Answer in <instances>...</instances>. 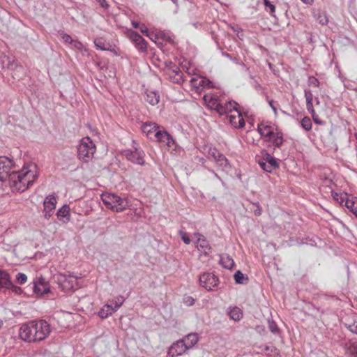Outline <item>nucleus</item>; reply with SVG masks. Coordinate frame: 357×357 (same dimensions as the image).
<instances>
[{"label": "nucleus", "mask_w": 357, "mask_h": 357, "mask_svg": "<svg viewBox=\"0 0 357 357\" xmlns=\"http://www.w3.org/2000/svg\"><path fill=\"white\" fill-rule=\"evenodd\" d=\"M13 167V160L6 156H0V181L8 180L13 190L24 192L37 178V167L31 163L24 166L20 171L10 173Z\"/></svg>", "instance_id": "nucleus-1"}, {"label": "nucleus", "mask_w": 357, "mask_h": 357, "mask_svg": "<svg viewBox=\"0 0 357 357\" xmlns=\"http://www.w3.org/2000/svg\"><path fill=\"white\" fill-rule=\"evenodd\" d=\"M203 100L206 106L211 110L215 111L219 115L227 117L237 109L238 104L234 100H225V97L218 93H206Z\"/></svg>", "instance_id": "nucleus-2"}, {"label": "nucleus", "mask_w": 357, "mask_h": 357, "mask_svg": "<svg viewBox=\"0 0 357 357\" xmlns=\"http://www.w3.org/2000/svg\"><path fill=\"white\" fill-rule=\"evenodd\" d=\"M96 151V146L89 137H83L77 146V158L83 162L91 161Z\"/></svg>", "instance_id": "nucleus-3"}, {"label": "nucleus", "mask_w": 357, "mask_h": 357, "mask_svg": "<svg viewBox=\"0 0 357 357\" xmlns=\"http://www.w3.org/2000/svg\"><path fill=\"white\" fill-rule=\"evenodd\" d=\"M101 199L107 208L116 212H122L129 206L126 199H123L115 194L102 193Z\"/></svg>", "instance_id": "nucleus-4"}, {"label": "nucleus", "mask_w": 357, "mask_h": 357, "mask_svg": "<svg viewBox=\"0 0 357 357\" xmlns=\"http://www.w3.org/2000/svg\"><path fill=\"white\" fill-rule=\"evenodd\" d=\"M256 159L260 167L267 172H271L279 167L275 158L266 150L261 151L260 153L256 155Z\"/></svg>", "instance_id": "nucleus-5"}, {"label": "nucleus", "mask_w": 357, "mask_h": 357, "mask_svg": "<svg viewBox=\"0 0 357 357\" xmlns=\"http://www.w3.org/2000/svg\"><path fill=\"white\" fill-rule=\"evenodd\" d=\"M19 336L22 340L25 342H37L35 335V326L33 324V321H31L21 326L19 331Z\"/></svg>", "instance_id": "nucleus-6"}, {"label": "nucleus", "mask_w": 357, "mask_h": 357, "mask_svg": "<svg viewBox=\"0 0 357 357\" xmlns=\"http://www.w3.org/2000/svg\"><path fill=\"white\" fill-rule=\"evenodd\" d=\"M36 341L45 340L50 333V326L45 320L33 321Z\"/></svg>", "instance_id": "nucleus-7"}, {"label": "nucleus", "mask_w": 357, "mask_h": 357, "mask_svg": "<svg viewBox=\"0 0 357 357\" xmlns=\"http://www.w3.org/2000/svg\"><path fill=\"white\" fill-rule=\"evenodd\" d=\"M133 150L127 149L123 151V155L130 161L137 165H144L145 153L143 150L136 146Z\"/></svg>", "instance_id": "nucleus-8"}, {"label": "nucleus", "mask_w": 357, "mask_h": 357, "mask_svg": "<svg viewBox=\"0 0 357 357\" xmlns=\"http://www.w3.org/2000/svg\"><path fill=\"white\" fill-rule=\"evenodd\" d=\"M128 38L134 44L139 52H147L148 43L137 32L129 30L128 33Z\"/></svg>", "instance_id": "nucleus-9"}, {"label": "nucleus", "mask_w": 357, "mask_h": 357, "mask_svg": "<svg viewBox=\"0 0 357 357\" xmlns=\"http://www.w3.org/2000/svg\"><path fill=\"white\" fill-rule=\"evenodd\" d=\"M57 283L65 292L73 291L77 284V278L72 275L60 274L57 277Z\"/></svg>", "instance_id": "nucleus-10"}, {"label": "nucleus", "mask_w": 357, "mask_h": 357, "mask_svg": "<svg viewBox=\"0 0 357 357\" xmlns=\"http://www.w3.org/2000/svg\"><path fill=\"white\" fill-rule=\"evenodd\" d=\"M165 70L166 75L168 77L169 80L172 81L173 83H183V73L178 66L172 63H170L169 65L166 66Z\"/></svg>", "instance_id": "nucleus-11"}, {"label": "nucleus", "mask_w": 357, "mask_h": 357, "mask_svg": "<svg viewBox=\"0 0 357 357\" xmlns=\"http://www.w3.org/2000/svg\"><path fill=\"white\" fill-rule=\"evenodd\" d=\"M218 282V278L211 273H204L199 277L200 285L208 291L214 290Z\"/></svg>", "instance_id": "nucleus-12"}, {"label": "nucleus", "mask_w": 357, "mask_h": 357, "mask_svg": "<svg viewBox=\"0 0 357 357\" xmlns=\"http://www.w3.org/2000/svg\"><path fill=\"white\" fill-rule=\"evenodd\" d=\"M152 141L161 143L168 147H172L175 144L172 135L161 126L159 130L155 132V138H153Z\"/></svg>", "instance_id": "nucleus-13"}, {"label": "nucleus", "mask_w": 357, "mask_h": 357, "mask_svg": "<svg viewBox=\"0 0 357 357\" xmlns=\"http://www.w3.org/2000/svg\"><path fill=\"white\" fill-rule=\"evenodd\" d=\"M194 235L197 237L196 247L200 252V255H204L205 257L209 256L212 252V248L208 241L199 233H195Z\"/></svg>", "instance_id": "nucleus-14"}, {"label": "nucleus", "mask_w": 357, "mask_h": 357, "mask_svg": "<svg viewBox=\"0 0 357 357\" xmlns=\"http://www.w3.org/2000/svg\"><path fill=\"white\" fill-rule=\"evenodd\" d=\"M188 347L183 341L180 339L174 342L169 347L167 351V355L170 357H176L181 356L188 351Z\"/></svg>", "instance_id": "nucleus-15"}, {"label": "nucleus", "mask_w": 357, "mask_h": 357, "mask_svg": "<svg viewBox=\"0 0 357 357\" xmlns=\"http://www.w3.org/2000/svg\"><path fill=\"white\" fill-rule=\"evenodd\" d=\"M33 292L38 296H43L50 292V285L43 278H39L34 280L32 287Z\"/></svg>", "instance_id": "nucleus-16"}, {"label": "nucleus", "mask_w": 357, "mask_h": 357, "mask_svg": "<svg viewBox=\"0 0 357 357\" xmlns=\"http://www.w3.org/2000/svg\"><path fill=\"white\" fill-rule=\"evenodd\" d=\"M257 130L264 140L273 135L275 130H278L274 125L268 122H261L258 124Z\"/></svg>", "instance_id": "nucleus-17"}, {"label": "nucleus", "mask_w": 357, "mask_h": 357, "mask_svg": "<svg viewBox=\"0 0 357 357\" xmlns=\"http://www.w3.org/2000/svg\"><path fill=\"white\" fill-rule=\"evenodd\" d=\"M229 122L235 128H242L245 126V121L243 118L242 114L238 109H236L233 113L228 115L227 117Z\"/></svg>", "instance_id": "nucleus-18"}, {"label": "nucleus", "mask_w": 357, "mask_h": 357, "mask_svg": "<svg viewBox=\"0 0 357 357\" xmlns=\"http://www.w3.org/2000/svg\"><path fill=\"white\" fill-rule=\"evenodd\" d=\"M283 133L280 130H275L271 137L265 139V142L271 143L269 146H273L274 149H280L284 142Z\"/></svg>", "instance_id": "nucleus-19"}, {"label": "nucleus", "mask_w": 357, "mask_h": 357, "mask_svg": "<svg viewBox=\"0 0 357 357\" xmlns=\"http://www.w3.org/2000/svg\"><path fill=\"white\" fill-rule=\"evenodd\" d=\"M160 126H158L155 123H144L142 126V132L146 134L148 138L151 140L155 138V133L159 130Z\"/></svg>", "instance_id": "nucleus-20"}, {"label": "nucleus", "mask_w": 357, "mask_h": 357, "mask_svg": "<svg viewBox=\"0 0 357 357\" xmlns=\"http://www.w3.org/2000/svg\"><path fill=\"white\" fill-rule=\"evenodd\" d=\"M191 83L193 87L199 90V87L203 89H211L213 87V84L209 79L205 77L192 78Z\"/></svg>", "instance_id": "nucleus-21"}, {"label": "nucleus", "mask_w": 357, "mask_h": 357, "mask_svg": "<svg viewBox=\"0 0 357 357\" xmlns=\"http://www.w3.org/2000/svg\"><path fill=\"white\" fill-rule=\"evenodd\" d=\"M332 196L340 205L345 206L348 209H349L350 204L347 202H353L355 199V197L349 198L347 193L332 192Z\"/></svg>", "instance_id": "nucleus-22"}, {"label": "nucleus", "mask_w": 357, "mask_h": 357, "mask_svg": "<svg viewBox=\"0 0 357 357\" xmlns=\"http://www.w3.org/2000/svg\"><path fill=\"white\" fill-rule=\"evenodd\" d=\"M344 326L352 333L357 335V316L351 315L344 318L343 321Z\"/></svg>", "instance_id": "nucleus-23"}, {"label": "nucleus", "mask_w": 357, "mask_h": 357, "mask_svg": "<svg viewBox=\"0 0 357 357\" xmlns=\"http://www.w3.org/2000/svg\"><path fill=\"white\" fill-rule=\"evenodd\" d=\"M144 100L151 105H156L160 101V95L156 91L146 90Z\"/></svg>", "instance_id": "nucleus-24"}, {"label": "nucleus", "mask_w": 357, "mask_h": 357, "mask_svg": "<svg viewBox=\"0 0 357 357\" xmlns=\"http://www.w3.org/2000/svg\"><path fill=\"white\" fill-rule=\"evenodd\" d=\"M183 342L186 344V347H188V349H190L192 348L199 341V337L197 333H191L185 336H184L181 339Z\"/></svg>", "instance_id": "nucleus-25"}, {"label": "nucleus", "mask_w": 357, "mask_h": 357, "mask_svg": "<svg viewBox=\"0 0 357 357\" xmlns=\"http://www.w3.org/2000/svg\"><path fill=\"white\" fill-rule=\"evenodd\" d=\"M57 218L59 220H63V222H67L70 220V207L65 204L61 207L57 213Z\"/></svg>", "instance_id": "nucleus-26"}, {"label": "nucleus", "mask_w": 357, "mask_h": 357, "mask_svg": "<svg viewBox=\"0 0 357 357\" xmlns=\"http://www.w3.org/2000/svg\"><path fill=\"white\" fill-rule=\"evenodd\" d=\"M56 200L53 195H48L43 202L45 210L54 211L56 208Z\"/></svg>", "instance_id": "nucleus-27"}, {"label": "nucleus", "mask_w": 357, "mask_h": 357, "mask_svg": "<svg viewBox=\"0 0 357 357\" xmlns=\"http://www.w3.org/2000/svg\"><path fill=\"white\" fill-rule=\"evenodd\" d=\"M228 315L232 320L239 321L243 317V312L239 307L236 306L229 307Z\"/></svg>", "instance_id": "nucleus-28"}, {"label": "nucleus", "mask_w": 357, "mask_h": 357, "mask_svg": "<svg viewBox=\"0 0 357 357\" xmlns=\"http://www.w3.org/2000/svg\"><path fill=\"white\" fill-rule=\"evenodd\" d=\"M214 161L222 170H227L231 167L228 159L222 153L218 155Z\"/></svg>", "instance_id": "nucleus-29"}, {"label": "nucleus", "mask_w": 357, "mask_h": 357, "mask_svg": "<svg viewBox=\"0 0 357 357\" xmlns=\"http://www.w3.org/2000/svg\"><path fill=\"white\" fill-rule=\"evenodd\" d=\"M114 312L113 305L106 304L98 312V316L102 319H105L112 315Z\"/></svg>", "instance_id": "nucleus-30"}, {"label": "nucleus", "mask_w": 357, "mask_h": 357, "mask_svg": "<svg viewBox=\"0 0 357 357\" xmlns=\"http://www.w3.org/2000/svg\"><path fill=\"white\" fill-rule=\"evenodd\" d=\"M220 264L224 268L231 269L234 266V261L228 255H222L220 256Z\"/></svg>", "instance_id": "nucleus-31"}, {"label": "nucleus", "mask_w": 357, "mask_h": 357, "mask_svg": "<svg viewBox=\"0 0 357 357\" xmlns=\"http://www.w3.org/2000/svg\"><path fill=\"white\" fill-rule=\"evenodd\" d=\"M10 285L9 275L6 271L0 270V288H8Z\"/></svg>", "instance_id": "nucleus-32"}, {"label": "nucleus", "mask_w": 357, "mask_h": 357, "mask_svg": "<svg viewBox=\"0 0 357 357\" xmlns=\"http://www.w3.org/2000/svg\"><path fill=\"white\" fill-rule=\"evenodd\" d=\"M300 124L302 128L304 129L305 131H310L312 130V123L310 118L308 116L303 117L301 119Z\"/></svg>", "instance_id": "nucleus-33"}, {"label": "nucleus", "mask_w": 357, "mask_h": 357, "mask_svg": "<svg viewBox=\"0 0 357 357\" xmlns=\"http://www.w3.org/2000/svg\"><path fill=\"white\" fill-rule=\"evenodd\" d=\"M315 17L317 21L321 25H326L328 22L327 15L324 12L318 11L317 13L315 14Z\"/></svg>", "instance_id": "nucleus-34"}, {"label": "nucleus", "mask_w": 357, "mask_h": 357, "mask_svg": "<svg viewBox=\"0 0 357 357\" xmlns=\"http://www.w3.org/2000/svg\"><path fill=\"white\" fill-rule=\"evenodd\" d=\"M125 301V298L122 296H118L116 297L110 305H113L114 311L116 312L123 305Z\"/></svg>", "instance_id": "nucleus-35"}, {"label": "nucleus", "mask_w": 357, "mask_h": 357, "mask_svg": "<svg viewBox=\"0 0 357 357\" xmlns=\"http://www.w3.org/2000/svg\"><path fill=\"white\" fill-rule=\"evenodd\" d=\"M235 282L237 284H244L245 281L248 280V278L245 277V275L240 271H237L234 275Z\"/></svg>", "instance_id": "nucleus-36"}, {"label": "nucleus", "mask_w": 357, "mask_h": 357, "mask_svg": "<svg viewBox=\"0 0 357 357\" xmlns=\"http://www.w3.org/2000/svg\"><path fill=\"white\" fill-rule=\"evenodd\" d=\"M347 351L354 357H357V342L349 343L347 346Z\"/></svg>", "instance_id": "nucleus-37"}, {"label": "nucleus", "mask_w": 357, "mask_h": 357, "mask_svg": "<svg viewBox=\"0 0 357 357\" xmlns=\"http://www.w3.org/2000/svg\"><path fill=\"white\" fill-rule=\"evenodd\" d=\"M94 45L97 50H106L107 45H105V41L102 38H96L94 40Z\"/></svg>", "instance_id": "nucleus-38"}, {"label": "nucleus", "mask_w": 357, "mask_h": 357, "mask_svg": "<svg viewBox=\"0 0 357 357\" xmlns=\"http://www.w3.org/2000/svg\"><path fill=\"white\" fill-rule=\"evenodd\" d=\"M268 329L274 334H278L279 333V328L276 324V323L271 319L268 320Z\"/></svg>", "instance_id": "nucleus-39"}, {"label": "nucleus", "mask_w": 357, "mask_h": 357, "mask_svg": "<svg viewBox=\"0 0 357 357\" xmlns=\"http://www.w3.org/2000/svg\"><path fill=\"white\" fill-rule=\"evenodd\" d=\"M307 83L310 86L313 87H319L320 85L319 79L314 76H310L308 77Z\"/></svg>", "instance_id": "nucleus-40"}, {"label": "nucleus", "mask_w": 357, "mask_h": 357, "mask_svg": "<svg viewBox=\"0 0 357 357\" xmlns=\"http://www.w3.org/2000/svg\"><path fill=\"white\" fill-rule=\"evenodd\" d=\"M208 153L213 160H215L218 155H220L222 153H220L215 147H210L208 149Z\"/></svg>", "instance_id": "nucleus-41"}, {"label": "nucleus", "mask_w": 357, "mask_h": 357, "mask_svg": "<svg viewBox=\"0 0 357 357\" xmlns=\"http://www.w3.org/2000/svg\"><path fill=\"white\" fill-rule=\"evenodd\" d=\"M349 204V211L354 213L357 218V198L355 197L353 202H347Z\"/></svg>", "instance_id": "nucleus-42"}, {"label": "nucleus", "mask_w": 357, "mask_h": 357, "mask_svg": "<svg viewBox=\"0 0 357 357\" xmlns=\"http://www.w3.org/2000/svg\"><path fill=\"white\" fill-rule=\"evenodd\" d=\"M111 52L114 56H118L121 54V51L119 48H115L110 44L107 45L106 50Z\"/></svg>", "instance_id": "nucleus-43"}, {"label": "nucleus", "mask_w": 357, "mask_h": 357, "mask_svg": "<svg viewBox=\"0 0 357 357\" xmlns=\"http://www.w3.org/2000/svg\"><path fill=\"white\" fill-rule=\"evenodd\" d=\"M16 280L19 284H23L26 282L27 276L23 273H19L16 275Z\"/></svg>", "instance_id": "nucleus-44"}, {"label": "nucleus", "mask_w": 357, "mask_h": 357, "mask_svg": "<svg viewBox=\"0 0 357 357\" xmlns=\"http://www.w3.org/2000/svg\"><path fill=\"white\" fill-rule=\"evenodd\" d=\"M59 33L66 43L70 44L73 42V39L71 36L66 33L64 31H59Z\"/></svg>", "instance_id": "nucleus-45"}, {"label": "nucleus", "mask_w": 357, "mask_h": 357, "mask_svg": "<svg viewBox=\"0 0 357 357\" xmlns=\"http://www.w3.org/2000/svg\"><path fill=\"white\" fill-rule=\"evenodd\" d=\"M264 3L266 8H269L270 14L273 15L275 12V6L268 0H264Z\"/></svg>", "instance_id": "nucleus-46"}, {"label": "nucleus", "mask_w": 357, "mask_h": 357, "mask_svg": "<svg viewBox=\"0 0 357 357\" xmlns=\"http://www.w3.org/2000/svg\"><path fill=\"white\" fill-rule=\"evenodd\" d=\"M304 96H305L306 102L313 101L314 96H313V94H312V92L311 90L305 89L304 90Z\"/></svg>", "instance_id": "nucleus-47"}, {"label": "nucleus", "mask_w": 357, "mask_h": 357, "mask_svg": "<svg viewBox=\"0 0 357 357\" xmlns=\"http://www.w3.org/2000/svg\"><path fill=\"white\" fill-rule=\"evenodd\" d=\"M253 206H255L256 208L253 209V212L256 216H259L261 214L262 209L259 205V202L257 203H252Z\"/></svg>", "instance_id": "nucleus-48"}, {"label": "nucleus", "mask_w": 357, "mask_h": 357, "mask_svg": "<svg viewBox=\"0 0 357 357\" xmlns=\"http://www.w3.org/2000/svg\"><path fill=\"white\" fill-rule=\"evenodd\" d=\"M180 235L181 237V239L185 244H190L191 242L190 238H189L188 234L185 231H180Z\"/></svg>", "instance_id": "nucleus-49"}, {"label": "nucleus", "mask_w": 357, "mask_h": 357, "mask_svg": "<svg viewBox=\"0 0 357 357\" xmlns=\"http://www.w3.org/2000/svg\"><path fill=\"white\" fill-rule=\"evenodd\" d=\"M268 105L272 108L275 115H277L278 114V108H277V107L279 105V104L278 102H275L273 100H268Z\"/></svg>", "instance_id": "nucleus-50"}, {"label": "nucleus", "mask_w": 357, "mask_h": 357, "mask_svg": "<svg viewBox=\"0 0 357 357\" xmlns=\"http://www.w3.org/2000/svg\"><path fill=\"white\" fill-rule=\"evenodd\" d=\"M313 121L318 125H324L325 121H322L319 116L317 114V113H314V114H311Z\"/></svg>", "instance_id": "nucleus-51"}, {"label": "nucleus", "mask_w": 357, "mask_h": 357, "mask_svg": "<svg viewBox=\"0 0 357 357\" xmlns=\"http://www.w3.org/2000/svg\"><path fill=\"white\" fill-rule=\"evenodd\" d=\"M70 45L75 49L79 50H81L84 47L83 44L77 40H73V42L70 43Z\"/></svg>", "instance_id": "nucleus-52"}, {"label": "nucleus", "mask_w": 357, "mask_h": 357, "mask_svg": "<svg viewBox=\"0 0 357 357\" xmlns=\"http://www.w3.org/2000/svg\"><path fill=\"white\" fill-rule=\"evenodd\" d=\"M306 108L310 114H314V113H315L313 101L306 102Z\"/></svg>", "instance_id": "nucleus-53"}, {"label": "nucleus", "mask_w": 357, "mask_h": 357, "mask_svg": "<svg viewBox=\"0 0 357 357\" xmlns=\"http://www.w3.org/2000/svg\"><path fill=\"white\" fill-rule=\"evenodd\" d=\"M183 300L184 303L189 306L192 305L195 303V299L191 296H186Z\"/></svg>", "instance_id": "nucleus-54"}, {"label": "nucleus", "mask_w": 357, "mask_h": 357, "mask_svg": "<svg viewBox=\"0 0 357 357\" xmlns=\"http://www.w3.org/2000/svg\"><path fill=\"white\" fill-rule=\"evenodd\" d=\"M96 1L100 4V6L102 8L106 10L108 9L109 7V5L106 0H96Z\"/></svg>", "instance_id": "nucleus-55"}, {"label": "nucleus", "mask_w": 357, "mask_h": 357, "mask_svg": "<svg viewBox=\"0 0 357 357\" xmlns=\"http://www.w3.org/2000/svg\"><path fill=\"white\" fill-rule=\"evenodd\" d=\"M140 31L142 33H144V35H146V36H149V31H148V29L147 27L144 25V24H142L140 27Z\"/></svg>", "instance_id": "nucleus-56"}, {"label": "nucleus", "mask_w": 357, "mask_h": 357, "mask_svg": "<svg viewBox=\"0 0 357 357\" xmlns=\"http://www.w3.org/2000/svg\"><path fill=\"white\" fill-rule=\"evenodd\" d=\"M52 212H53V211H49V210H45L44 209V216H45V218L47 219V220L50 219V217L52 215Z\"/></svg>", "instance_id": "nucleus-57"}, {"label": "nucleus", "mask_w": 357, "mask_h": 357, "mask_svg": "<svg viewBox=\"0 0 357 357\" xmlns=\"http://www.w3.org/2000/svg\"><path fill=\"white\" fill-rule=\"evenodd\" d=\"M3 58L6 59L8 61L7 68H9L10 66L12 65V63L14 61V60H11V58L10 56H4Z\"/></svg>", "instance_id": "nucleus-58"}, {"label": "nucleus", "mask_w": 357, "mask_h": 357, "mask_svg": "<svg viewBox=\"0 0 357 357\" xmlns=\"http://www.w3.org/2000/svg\"><path fill=\"white\" fill-rule=\"evenodd\" d=\"M12 287L13 288V290L15 292V293H18L20 291H21V289L19 287H16V286H14L11 284V285L8 288H10Z\"/></svg>", "instance_id": "nucleus-59"}, {"label": "nucleus", "mask_w": 357, "mask_h": 357, "mask_svg": "<svg viewBox=\"0 0 357 357\" xmlns=\"http://www.w3.org/2000/svg\"><path fill=\"white\" fill-rule=\"evenodd\" d=\"M132 25L135 29L139 28V23L137 21H132Z\"/></svg>", "instance_id": "nucleus-60"}, {"label": "nucleus", "mask_w": 357, "mask_h": 357, "mask_svg": "<svg viewBox=\"0 0 357 357\" xmlns=\"http://www.w3.org/2000/svg\"><path fill=\"white\" fill-rule=\"evenodd\" d=\"M314 101L316 102V105H319L320 104V101H319V99L318 97H315L314 98Z\"/></svg>", "instance_id": "nucleus-61"}, {"label": "nucleus", "mask_w": 357, "mask_h": 357, "mask_svg": "<svg viewBox=\"0 0 357 357\" xmlns=\"http://www.w3.org/2000/svg\"><path fill=\"white\" fill-rule=\"evenodd\" d=\"M223 55H224V56H226V57H227V58L231 59V56H230V54H228V53H223Z\"/></svg>", "instance_id": "nucleus-62"}, {"label": "nucleus", "mask_w": 357, "mask_h": 357, "mask_svg": "<svg viewBox=\"0 0 357 357\" xmlns=\"http://www.w3.org/2000/svg\"><path fill=\"white\" fill-rule=\"evenodd\" d=\"M172 1L176 5V7H178V1H177V0H172Z\"/></svg>", "instance_id": "nucleus-63"}, {"label": "nucleus", "mask_w": 357, "mask_h": 357, "mask_svg": "<svg viewBox=\"0 0 357 357\" xmlns=\"http://www.w3.org/2000/svg\"><path fill=\"white\" fill-rule=\"evenodd\" d=\"M255 86H256V89H260L261 87V85L258 83L256 84Z\"/></svg>", "instance_id": "nucleus-64"}]
</instances>
